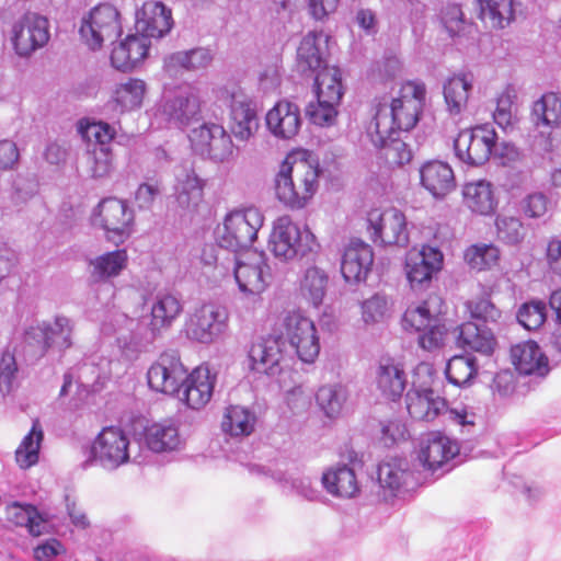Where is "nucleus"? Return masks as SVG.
<instances>
[{
    "instance_id": "62",
    "label": "nucleus",
    "mask_w": 561,
    "mask_h": 561,
    "mask_svg": "<svg viewBox=\"0 0 561 561\" xmlns=\"http://www.w3.org/2000/svg\"><path fill=\"white\" fill-rule=\"evenodd\" d=\"M550 202L543 193H531L520 202V210L525 217L531 219L543 218L549 210Z\"/></svg>"
},
{
    "instance_id": "35",
    "label": "nucleus",
    "mask_w": 561,
    "mask_h": 561,
    "mask_svg": "<svg viewBox=\"0 0 561 561\" xmlns=\"http://www.w3.org/2000/svg\"><path fill=\"white\" fill-rule=\"evenodd\" d=\"M256 423L257 416L253 409L242 404H230L224 410L221 431L230 437H248L255 431Z\"/></svg>"
},
{
    "instance_id": "55",
    "label": "nucleus",
    "mask_w": 561,
    "mask_h": 561,
    "mask_svg": "<svg viewBox=\"0 0 561 561\" xmlns=\"http://www.w3.org/2000/svg\"><path fill=\"white\" fill-rule=\"evenodd\" d=\"M272 478L309 501L317 500L320 495V492L313 486L311 479L307 476H288L286 472L277 470L272 473Z\"/></svg>"
},
{
    "instance_id": "38",
    "label": "nucleus",
    "mask_w": 561,
    "mask_h": 561,
    "mask_svg": "<svg viewBox=\"0 0 561 561\" xmlns=\"http://www.w3.org/2000/svg\"><path fill=\"white\" fill-rule=\"evenodd\" d=\"M462 194L466 206L482 216L492 215L499 204L493 185L485 180L467 183Z\"/></svg>"
},
{
    "instance_id": "32",
    "label": "nucleus",
    "mask_w": 561,
    "mask_h": 561,
    "mask_svg": "<svg viewBox=\"0 0 561 561\" xmlns=\"http://www.w3.org/2000/svg\"><path fill=\"white\" fill-rule=\"evenodd\" d=\"M149 47L150 41L136 32L112 49L111 62L117 70H131L147 57Z\"/></svg>"
},
{
    "instance_id": "58",
    "label": "nucleus",
    "mask_w": 561,
    "mask_h": 561,
    "mask_svg": "<svg viewBox=\"0 0 561 561\" xmlns=\"http://www.w3.org/2000/svg\"><path fill=\"white\" fill-rule=\"evenodd\" d=\"M18 364L14 354L4 351L0 357V393H10L18 381Z\"/></svg>"
},
{
    "instance_id": "61",
    "label": "nucleus",
    "mask_w": 561,
    "mask_h": 561,
    "mask_svg": "<svg viewBox=\"0 0 561 561\" xmlns=\"http://www.w3.org/2000/svg\"><path fill=\"white\" fill-rule=\"evenodd\" d=\"M514 95L510 91H504L496 99V107L493 112L494 122L502 128L507 129L515 122L513 111Z\"/></svg>"
},
{
    "instance_id": "33",
    "label": "nucleus",
    "mask_w": 561,
    "mask_h": 561,
    "mask_svg": "<svg viewBox=\"0 0 561 561\" xmlns=\"http://www.w3.org/2000/svg\"><path fill=\"white\" fill-rule=\"evenodd\" d=\"M511 357L519 374L543 377L549 371L548 358L534 341H526L512 346Z\"/></svg>"
},
{
    "instance_id": "18",
    "label": "nucleus",
    "mask_w": 561,
    "mask_h": 561,
    "mask_svg": "<svg viewBox=\"0 0 561 561\" xmlns=\"http://www.w3.org/2000/svg\"><path fill=\"white\" fill-rule=\"evenodd\" d=\"M187 369L175 351L161 353L147 370V382L152 391L175 396L186 378Z\"/></svg>"
},
{
    "instance_id": "47",
    "label": "nucleus",
    "mask_w": 561,
    "mask_h": 561,
    "mask_svg": "<svg viewBox=\"0 0 561 561\" xmlns=\"http://www.w3.org/2000/svg\"><path fill=\"white\" fill-rule=\"evenodd\" d=\"M174 195L182 207L196 205L203 195L202 180L193 170H180L175 176Z\"/></svg>"
},
{
    "instance_id": "19",
    "label": "nucleus",
    "mask_w": 561,
    "mask_h": 561,
    "mask_svg": "<svg viewBox=\"0 0 561 561\" xmlns=\"http://www.w3.org/2000/svg\"><path fill=\"white\" fill-rule=\"evenodd\" d=\"M12 43L19 56H30L49 39L48 20L37 13L26 12L12 26Z\"/></svg>"
},
{
    "instance_id": "52",
    "label": "nucleus",
    "mask_w": 561,
    "mask_h": 561,
    "mask_svg": "<svg viewBox=\"0 0 561 561\" xmlns=\"http://www.w3.org/2000/svg\"><path fill=\"white\" fill-rule=\"evenodd\" d=\"M73 321L65 316H56L54 321L47 322L48 350L56 347L65 351L72 345Z\"/></svg>"
},
{
    "instance_id": "14",
    "label": "nucleus",
    "mask_w": 561,
    "mask_h": 561,
    "mask_svg": "<svg viewBox=\"0 0 561 561\" xmlns=\"http://www.w3.org/2000/svg\"><path fill=\"white\" fill-rule=\"evenodd\" d=\"M134 210L116 197L102 199L92 213L91 221L105 231L106 239L115 244L130 237L134 226Z\"/></svg>"
},
{
    "instance_id": "54",
    "label": "nucleus",
    "mask_w": 561,
    "mask_h": 561,
    "mask_svg": "<svg viewBox=\"0 0 561 561\" xmlns=\"http://www.w3.org/2000/svg\"><path fill=\"white\" fill-rule=\"evenodd\" d=\"M400 133H391L385 138L383 144H373L376 148L383 150L387 162L391 165H403L412 159V152L408 145L399 138Z\"/></svg>"
},
{
    "instance_id": "17",
    "label": "nucleus",
    "mask_w": 561,
    "mask_h": 561,
    "mask_svg": "<svg viewBox=\"0 0 561 561\" xmlns=\"http://www.w3.org/2000/svg\"><path fill=\"white\" fill-rule=\"evenodd\" d=\"M367 230L375 243L399 247L409 243L405 216L393 207L371 209L367 214Z\"/></svg>"
},
{
    "instance_id": "43",
    "label": "nucleus",
    "mask_w": 561,
    "mask_h": 561,
    "mask_svg": "<svg viewBox=\"0 0 561 561\" xmlns=\"http://www.w3.org/2000/svg\"><path fill=\"white\" fill-rule=\"evenodd\" d=\"M126 250L119 249L101 254L89 262L91 277L96 282H107L118 276L127 266Z\"/></svg>"
},
{
    "instance_id": "53",
    "label": "nucleus",
    "mask_w": 561,
    "mask_h": 561,
    "mask_svg": "<svg viewBox=\"0 0 561 561\" xmlns=\"http://www.w3.org/2000/svg\"><path fill=\"white\" fill-rule=\"evenodd\" d=\"M465 260L472 270H490L497 264L500 250L493 244H473L466 250Z\"/></svg>"
},
{
    "instance_id": "63",
    "label": "nucleus",
    "mask_w": 561,
    "mask_h": 561,
    "mask_svg": "<svg viewBox=\"0 0 561 561\" xmlns=\"http://www.w3.org/2000/svg\"><path fill=\"white\" fill-rule=\"evenodd\" d=\"M82 137L95 141L99 147H106L115 136V129L105 122H91L80 127Z\"/></svg>"
},
{
    "instance_id": "27",
    "label": "nucleus",
    "mask_w": 561,
    "mask_h": 561,
    "mask_svg": "<svg viewBox=\"0 0 561 561\" xmlns=\"http://www.w3.org/2000/svg\"><path fill=\"white\" fill-rule=\"evenodd\" d=\"M271 134L280 139H291L301 126L299 107L289 101L277 102L265 116Z\"/></svg>"
},
{
    "instance_id": "34",
    "label": "nucleus",
    "mask_w": 561,
    "mask_h": 561,
    "mask_svg": "<svg viewBox=\"0 0 561 561\" xmlns=\"http://www.w3.org/2000/svg\"><path fill=\"white\" fill-rule=\"evenodd\" d=\"M324 490L335 497L352 499L359 493V484L354 469L346 465L328 468L321 477Z\"/></svg>"
},
{
    "instance_id": "13",
    "label": "nucleus",
    "mask_w": 561,
    "mask_h": 561,
    "mask_svg": "<svg viewBox=\"0 0 561 561\" xmlns=\"http://www.w3.org/2000/svg\"><path fill=\"white\" fill-rule=\"evenodd\" d=\"M193 151L214 163L229 164L237 157L236 147L226 129L216 123H204L188 135Z\"/></svg>"
},
{
    "instance_id": "3",
    "label": "nucleus",
    "mask_w": 561,
    "mask_h": 561,
    "mask_svg": "<svg viewBox=\"0 0 561 561\" xmlns=\"http://www.w3.org/2000/svg\"><path fill=\"white\" fill-rule=\"evenodd\" d=\"M443 301L439 296H430L426 300L410 305L402 316V328L419 333V345L434 351L445 344L447 328L442 314Z\"/></svg>"
},
{
    "instance_id": "28",
    "label": "nucleus",
    "mask_w": 561,
    "mask_h": 561,
    "mask_svg": "<svg viewBox=\"0 0 561 561\" xmlns=\"http://www.w3.org/2000/svg\"><path fill=\"white\" fill-rule=\"evenodd\" d=\"M421 185L435 198H444L456 188L451 167L440 160H431L420 168Z\"/></svg>"
},
{
    "instance_id": "64",
    "label": "nucleus",
    "mask_w": 561,
    "mask_h": 561,
    "mask_svg": "<svg viewBox=\"0 0 561 561\" xmlns=\"http://www.w3.org/2000/svg\"><path fill=\"white\" fill-rule=\"evenodd\" d=\"M468 309L472 318L485 323H496L502 316L501 310L485 297L469 301Z\"/></svg>"
},
{
    "instance_id": "29",
    "label": "nucleus",
    "mask_w": 561,
    "mask_h": 561,
    "mask_svg": "<svg viewBox=\"0 0 561 561\" xmlns=\"http://www.w3.org/2000/svg\"><path fill=\"white\" fill-rule=\"evenodd\" d=\"M328 36L322 32H310L300 42L297 49L296 66L305 76H312L325 66L324 50Z\"/></svg>"
},
{
    "instance_id": "25",
    "label": "nucleus",
    "mask_w": 561,
    "mask_h": 561,
    "mask_svg": "<svg viewBox=\"0 0 561 561\" xmlns=\"http://www.w3.org/2000/svg\"><path fill=\"white\" fill-rule=\"evenodd\" d=\"M5 517L11 524L25 527L33 537L54 533L53 515L38 511L32 504L12 502L5 508Z\"/></svg>"
},
{
    "instance_id": "7",
    "label": "nucleus",
    "mask_w": 561,
    "mask_h": 561,
    "mask_svg": "<svg viewBox=\"0 0 561 561\" xmlns=\"http://www.w3.org/2000/svg\"><path fill=\"white\" fill-rule=\"evenodd\" d=\"M297 183H300L304 190L294 192V183L290 180L289 163L285 161L275 179V191L277 198L286 206L293 209L304 208L313 197L319 187L320 170L318 164H312L307 160L296 161L294 170Z\"/></svg>"
},
{
    "instance_id": "30",
    "label": "nucleus",
    "mask_w": 561,
    "mask_h": 561,
    "mask_svg": "<svg viewBox=\"0 0 561 561\" xmlns=\"http://www.w3.org/2000/svg\"><path fill=\"white\" fill-rule=\"evenodd\" d=\"M146 92L144 80L129 78L113 85L106 106L116 114L133 112L141 107Z\"/></svg>"
},
{
    "instance_id": "24",
    "label": "nucleus",
    "mask_w": 561,
    "mask_h": 561,
    "mask_svg": "<svg viewBox=\"0 0 561 561\" xmlns=\"http://www.w3.org/2000/svg\"><path fill=\"white\" fill-rule=\"evenodd\" d=\"M283 342L279 337L268 336L253 342L248 353L251 370L267 376L282 371Z\"/></svg>"
},
{
    "instance_id": "60",
    "label": "nucleus",
    "mask_w": 561,
    "mask_h": 561,
    "mask_svg": "<svg viewBox=\"0 0 561 561\" xmlns=\"http://www.w3.org/2000/svg\"><path fill=\"white\" fill-rule=\"evenodd\" d=\"M339 103H329V100H318L316 103H310L307 108V114L310 121L319 126H331L334 124Z\"/></svg>"
},
{
    "instance_id": "11",
    "label": "nucleus",
    "mask_w": 561,
    "mask_h": 561,
    "mask_svg": "<svg viewBox=\"0 0 561 561\" xmlns=\"http://www.w3.org/2000/svg\"><path fill=\"white\" fill-rule=\"evenodd\" d=\"M228 330L229 311L224 305L214 301L195 308L185 323L186 336L205 345L220 341Z\"/></svg>"
},
{
    "instance_id": "41",
    "label": "nucleus",
    "mask_w": 561,
    "mask_h": 561,
    "mask_svg": "<svg viewBox=\"0 0 561 561\" xmlns=\"http://www.w3.org/2000/svg\"><path fill=\"white\" fill-rule=\"evenodd\" d=\"M472 85L471 73H458L447 79L444 84V98L451 115H459L467 107Z\"/></svg>"
},
{
    "instance_id": "1",
    "label": "nucleus",
    "mask_w": 561,
    "mask_h": 561,
    "mask_svg": "<svg viewBox=\"0 0 561 561\" xmlns=\"http://www.w3.org/2000/svg\"><path fill=\"white\" fill-rule=\"evenodd\" d=\"M181 301L171 294H158L151 306L149 323L129 318L119 310H108L100 327L102 336L114 337L121 356L136 360L157 336L169 329L182 312Z\"/></svg>"
},
{
    "instance_id": "22",
    "label": "nucleus",
    "mask_w": 561,
    "mask_h": 561,
    "mask_svg": "<svg viewBox=\"0 0 561 561\" xmlns=\"http://www.w3.org/2000/svg\"><path fill=\"white\" fill-rule=\"evenodd\" d=\"M216 382V375L208 366H198L186 378L176 394L188 408L201 410L209 403Z\"/></svg>"
},
{
    "instance_id": "10",
    "label": "nucleus",
    "mask_w": 561,
    "mask_h": 561,
    "mask_svg": "<svg viewBox=\"0 0 561 561\" xmlns=\"http://www.w3.org/2000/svg\"><path fill=\"white\" fill-rule=\"evenodd\" d=\"M199 98L191 85H180L163 92L154 118L169 127L184 129L199 114Z\"/></svg>"
},
{
    "instance_id": "12",
    "label": "nucleus",
    "mask_w": 561,
    "mask_h": 561,
    "mask_svg": "<svg viewBox=\"0 0 561 561\" xmlns=\"http://www.w3.org/2000/svg\"><path fill=\"white\" fill-rule=\"evenodd\" d=\"M90 456L92 461L106 470H115L131 460L138 461L128 434L118 426H106L96 435Z\"/></svg>"
},
{
    "instance_id": "37",
    "label": "nucleus",
    "mask_w": 561,
    "mask_h": 561,
    "mask_svg": "<svg viewBox=\"0 0 561 561\" xmlns=\"http://www.w3.org/2000/svg\"><path fill=\"white\" fill-rule=\"evenodd\" d=\"M377 387L388 399H399L407 386V375L401 363L382 358L377 368Z\"/></svg>"
},
{
    "instance_id": "15",
    "label": "nucleus",
    "mask_w": 561,
    "mask_h": 561,
    "mask_svg": "<svg viewBox=\"0 0 561 561\" xmlns=\"http://www.w3.org/2000/svg\"><path fill=\"white\" fill-rule=\"evenodd\" d=\"M283 335L305 364H313L320 353V337L314 322L301 312H288L282 321Z\"/></svg>"
},
{
    "instance_id": "6",
    "label": "nucleus",
    "mask_w": 561,
    "mask_h": 561,
    "mask_svg": "<svg viewBox=\"0 0 561 561\" xmlns=\"http://www.w3.org/2000/svg\"><path fill=\"white\" fill-rule=\"evenodd\" d=\"M263 252H247L240 255L234 264V282L238 286L240 300L248 312L261 306L262 294L271 282V267Z\"/></svg>"
},
{
    "instance_id": "23",
    "label": "nucleus",
    "mask_w": 561,
    "mask_h": 561,
    "mask_svg": "<svg viewBox=\"0 0 561 561\" xmlns=\"http://www.w3.org/2000/svg\"><path fill=\"white\" fill-rule=\"evenodd\" d=\"M172 26L171 9L160 1H146L136 12V32L148 39L163 37Z\"/></svg>"
},
{
    "instance_id": "36",
    "label": "nucleus",
    "mask_w": 561,
    "mask_h": 561,
    "mask_svg": "<svg viewBox=\"0 0 561 561\" xmlns=\"http://www.w3.org/2000/svg\"><path fill=\"white\" fill-rule=\"evenodd\" d=\"M377 479L382 489H388L391 493L401 488L410 489L416 484L410 463L405 459H390L378 466Z\"/></svg>"
},
{
    "instance_id": "59",
    "label": "nucleus",
    "mask_w": 561,
    "mask_h": 561,
    "mask_svg": "<svg viewBox=\"0 0 561 561\" xmlns=\"http://www.w3.org/2000/svg\"><path fill=\"white\" fill-rule=\"evenodd\" d=\"M88 167L93 178L107 176L113 170V158L110 148L98 147L89 152Z\"/></svg>"
},
{
    "instance_id": "44",
    "label": "nucleus",
    "mask_w": 561,
    "mask_h": 561,
    "mask_svg": "<svg viewBox=\"0 0 561 561\" xmlns=\"http://www.w3.org/2000/svg\"><path fill=\"white\" fill-rule=\"evenodd\" d=\"M329 283L328 274L318 266L307 267L299 280V293L310 305L319 307L324 299Z\"/></svg>"
},
{
    "instance_id": "21",
    "label": "nucleus",
    "mask_w": 561,
    "mask_h": 561,
    "mask_svg": "<svg viewBox=\"0 0 561 561\" xmlns=\"http://www.w3.org/2000/svg\"><path fill=\"white\" fill-rule=\"evenodd\" d=\"M457 440L440 432H431L426 434L421 443L417 459L424 469L436 472L438 469L448 471L449 461L459 454Z\"/></svg>"
},
{
    "instance_id": "42",
    "label": "nucleus",
    "mask_w": 561,
    "mask_h": 561,
    "mask_svg": "<svg viewBox=\"0 0 561 561\" xmlns=\"http://www.w3.org/2000/svg\"><path fill=\"white\" fill-rule=\"evenodd\" d=\"M458 344L467 350L489 356L495 347V339L491 330L480 328L473 322L462 323L458 328Z\"/></svg>"
},
{
    "instance_id": "4",
    "label": "nucleus",
    "mask_w": 561,
    "mask_h": 561,
    "mask_svg": "<svg viewBox=\"0 0 561 561\" xmlns=\"http://www.w3.org/2000/svg\"><path fill=\"white\" fill-rule=\"evenodd\" d=\"M407 410L410 416L417 421H433L445 411L447 419L463 430L470 432L474 426L477 415L466 405L447 409L445 399L436 396L425 383L417 386L415 381L405 396Z\"/></svg>"
},
{
    "instance_id": "57",
    "label": "nucleus",
    "mask_w": 561,
    "mask_h": 561,
    "mask_svg": "<svg viewBox=\"0 0 561 561\" xmlns=\"http://www.w3.org/2000/svg\"><path fill=\"white\" fill-rule=\"evenodd\" d=\"M517 320L526 330L539 329L546 320V305L542 301L525 302L518 309Z\"/></svg>"
},
{
    "instance_id": "31",
    "label": "nucleus",
    "mask_w": 561,
    "mask_h": 561,
    "mask_svg": "<svg viewBox=\"0 0 561 561\" xmlns=\"http://www.w3.org/2000/svg\"><path fill=\"white\" fill-rule=\"evenodd\" d=\"M230 107L232 134L241 141L249 140L260 126L255 103L243 94H233Z\"/></svg>"
},
{
    "instance_id": "8",
    "label": "nucleus",
    "mask_w": 561,
    "mask_h": 561,
    "mask_svg": "<svg viewBox=\"0 0 561 561\" xmlns=\"http://www.w3.org/2000/svg\"><path fill=\"white\" fill-rule=\"evenodd\" d=\"M263 224L264 216L254 206L233 209L217 229L219 245L232 252L248 248L256 240Z\"/></svg>"
},
{
    "instance_id": "26",
    "label": "nucleus",
    "mask_w": 561,
    "mask_h": 561,
    "mask_svg": "<svg viewBox=\"0 0 561 561\" xmlns=\"http://www.w3.org/2000/svg\"><path fill=\"white\" fill-rule=\"evenodd\" d=\"M373 263L371 248L360 240H355L344 250L341 272L347 283H359L366 279Z\"/></svg>"
},
{
    "instance_id": "50",
    "label": "nucleus",
    "mask_w": 561,
    "mask_h": 561,
    "mask_svg": "<svg viewBox=\"0 0 561 561\" xmlns=\"http://www.w3.org/2000/svg\"><path fill=\"white\" fill-rule=\"evenodd\" d=\"M514 0H479L480 18L492 27L503 28L514 19Z\"/></svg>"
},
{
    "instance_id": "20",
    "label": "nucleus",
    "mask_w": 561,
    "mask_h": 561,
    "mask_svg": "<svg viewBox=\"0 0 561 561\" xmlns=\"http://www.w3.org/2000/svg\"><path fill=\"white\" fill-rule=\"evenodd\" d=\"M443 253L439 249L423 245L421 250H411L405 259V274L412 289H423L430 285L433 276L443 266Z\"/></svg>"
},
{
    "instance_id": "5",
    "label": "nucleus",
    "mask_w": 561,
    "mask_h": 561,
    "mask_svg": "<svg viewBox=\"0 0 561 561\" xmlns=\"http://www.w3.org/2000/svg\"><path fill=\"white\" fill-rule=\"evenodd\" d=\"M268 249L277 260L290 262L317 253L319 243L307 227H301L289 216H282L273 224Z\"/></svg>"
},
{
    "instance_id": "45",
    "label": "nucleus",
    "mask_w": 561,
    "mask_h": 561,
    "mask_svg": "<svg viewBox=\"0 0 561 561\" xmlns=\"http://www.w3.org/2000/svg\"><path fill=\"white\" fill-rule=\"evenodd\" d=\"M43 439L44 432L36 420L15 450V461L21 469H28L38 462Z\"/></svg>"
},
{
    "instance_id": "49",
    "label": "nucleus",
    "mask_w": 561,
    "mask_h": 561,
    "mask_svg": "<svg viewBox=\"0 0 561 561\" xmlns=\"http://www.w3.org/2000/svg\"><path fill=\"white\" fill-rule=\"evenodd\" d=\"M347 398L348 391L346 387L340 383L322 386L316 394L319 408L330 419L341 415Z\"/></svg>"
},
{
    "instance_id": "48",
    "label": "nucleus",
    "mask_w": 561,
    "mask_h": 561,
    "mask_svg": "<svg viewBox=\"0 0 561 561\" xmlns=\"http://www.w3.org/2000/svg\"><path fill=\"white\" fill-rule=\"evenodd\" d=\"M314 78L318 100H329V103H340L343 95L342 75L336 67H323Z\"/></svg>"
},
{
    "instance_id": "56",
    "label": "nucleus",
    "mask_w": 561,
    "mask_h": 561,
    "mask_svg": "<svg viewBox=\"0 0 561 561\" xmlns=\"http://www.w3.org/2000/svg\"><path fill=\"white\" fill-rule=\"evenodd\" d=\"M495 226L499 240L506 244H517L526 236L524 225L517 217L499 215Z\"/></svg>"
},
{
    "instance_id": "16",
    "label": "nucleus",
    "mask_w": 561,
    "mask_h": 561,
    "mask_svg": "<svg viewBox=\"0 0 561 561\" xmlns=\"http://www.w3.org/2000/svg\"><path fill=\"white\" fill-rule=\"evenodd\" d=\"M496 139L495 129L490 124L461 130L454 140L455 154L468 165H482L491 158Z\"/></svg>"
},
{
    "instance_id": "9",
    "label": "nucleus",
    "mask_w": 561,
    "mask_h": 561,
    "mask_svg": "<svg viewBox=\"0 0 561 561\" xmlns=\"http://www.w3.org/2000/svg\"><path fill=\"white\" fill-rule=\"evenodd\" d=\"M123 31L121 13L111 3H101L82 15L79 25L81 42L91 50H99L113 43Z\"/></svg>"
},
{
    "instance_id": "2",
    "label": "nucleus",
    "mask_w": 561,
    "mask_h": 561,
    "mask_svg": "<svg viewBox=\"0 0 561 561\" xmlns=\"http://www.w3.org/2000/svg\"><path fill=\"white\" fill-rule=\"evenodd\" d=\"M425 100V85L407 81L390 96H382L375 105V115L366 127L373 144H383L391 133L409 131L420 119Z\"/></svg>"
},
{
    "instance_id": "39",
    "label": "nucleus",
    "mask_w": 561,
    "mask_h": 561,
    "mask_svg": "<svg viewBox=\"0 0 561 561\" xmlns=\"http://www.w3.org/2000/svg\"><path fill=\"white\" fill-rule=\"evenodd\" d=\"M531 122L542 134L558 127L561 124V94L547 92L537 100L531 108Z\"/></svg>"
},
{
    "instance_id": "51",
    "label": "nucleus",
    "mask_w": 561,
    "mask_h": 561,
    "mask_svg": "<svg viewBox=\"0 0 561 561\" xmlns=\"http://www.w3.org/2000/svg\"><path fill=\"white\" fill-rule=\"evenodd\" d=\"M477 373L476 359L470 355L453 356L448 360L445 370L448 381L458 387L469 385Z\"/></svg>"
},
{
    "instance_id": "46",
    "label": "nucleus",
    "mask_w": 561,
    "mask_h": 561,
    "mask_svg": "<svg viewBox=\"0 0 561 561\" xmlns=\"http://www.w3.org/2000/svg\"><path fill=\"white\" fill-rule=\"evenodd\" d=\"M145 439L149 449L154 453L176 450L182 439L176 426L172 424H153L146 430Z\"/></svg>"
},
{
    "instance_id": "40",
    "label": "nucleus",
    "mask_w": 561,
    "mask_h": 561,
    "mask_svg": "<svg viewBox=\"0 0 561 561\" xmlns=\"http://www.w3.org/2000/svg\"><path fill=\"white\" fill-rule=\"evenodd\" d=\"M213 55L207 48H194L185 51H176L164 59V70L175 77L182 71L205 69L210 65Z\"/></svg>"
}]
</instances>
